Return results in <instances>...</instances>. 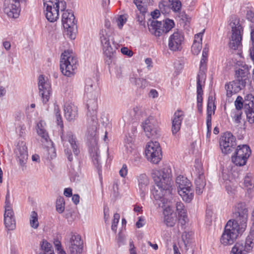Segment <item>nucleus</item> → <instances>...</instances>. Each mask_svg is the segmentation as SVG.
Masks as SVG:
<instances>
[{
    "instance_id": "f257e3e1",
    "label": "nucleus",
    "mask_w": 254,
    "mask_h": 254,
    "mask_svg": "<svg viewBox=\"0 0 254 254\" xmlns=\"http://www.w3.org/2000/svg\"><path fill=\"white\" fill-rule=\"evenodd\" d=\"M91 98H89L87 101L86 115L87 120L92 124V129L89 130L87 137V143L89 146V150L92 161L98 170L99 173L101 171V157L97 143V138L96 136V127L95 124L97 122L98 104L97 96H92Z\"/></svg>"
},
{
    "instance_id": "f03ea898",
    "label": "nucleus",
    "mask_w": 254,
    "mask_h": 254,
    "mask_svg": "<svg viewBox=\"0 0 254 254\" xmlns=\"http://www.w3.org/2000/svg\"><path fill=\"white\" fill-rule=\"evenodd\" d=\"M152 177L156 185L152 190V194L156 200H161L164 203L165 197L170 195L173 190L171 170L167 167L159 170H154Z\"/></svg>"
},
{
    "instance_id": "7ed1b4c3",
    "label": "nucleus",
    "mask_w": 254,
    "mask_h": 254,
    "mask_svg": "<svg viewBox=\"0 0 254 254\" xmlns=\"http://www.w3.org/2000/svg\"><path fill=\"white\" fill-rule=\"evenodd\" d=\"M250 74L249 67L246 64L235 70V79L225 86L227 97H231L233 94L245 88L249 81Z\"/></svg>"
},
{
    "instance_id": "20e7f679",
    "label": "nucleus",
    "mask_w": 254,
    "mask_h": 254,
    "mask_svg": "<svg viewBox=\"0 0 254 254\" xmlns=\"http://www.w3.org/2000/svg\"><path fill=\"white\" fill-rule=\"evenodd\" d=\"M244 232L241 231L239 228V225L234 223L232 220H229L225 225L220 238V242L225 246L231 245L235 242L239 235Z\"/></svg>"
},
{
    "instance_id": "39448f33",
    "label": "nucleus",
    "mask_w": 254,
    "mask_h": 254,
    "mask_svg": "<svg viewBox=\"0 0 254 254\" xmlns=\"http://www.w3.org/2000/svg\"><path fill=\"white\" fill-rule=\"evenodd\" d=\"M60 62V69L64 75L69 77L74 74L77 68V60L72 52L64 51L62 54Z\"/></svg>"
},
{
    "instance_id": "423d86ee",
    "label": "nucleus",
    "mask_w": 254,
    "mask_h": 254,
    "mask_svg": "<svg viewBox=\"0 0 254 254\" xmlns=\"http://www.w3.org/2000/svg\"><path fill=\"white\" fill-rule=\"evenodd\" d=\"M99 35L103 52L106 56L105 62L107 64L110 65L115 59L117 48L114 42H113L112 45H111L110 36L106 30L102 29Z\"/></svg>"
},
{
    "instance_id": "0eeeda50",
    "label": "nucleus",
    "mask_w": 254,
    "mask_h": 254,
    "mask_svg": "<svg viewBox=\"0 0 254 254\" xmlns=\"http://www.w3.org/2000/svg\"><path fill=\"white\" fill-rule=\"evenodd\" d=\"M75 17L71 10H64L62 15V23L66 29L65 34L71 40L75 39L77 31V27L75 22Z\"/></svg>"
},
{
    "instance_id": "6e6552de",
    "label": "nucleus",
    "mask_w": 254,
    "mask_h": 254,
    "mask_svg": "<svg viewBox=\"0 0 254 254\" xmlns=\"http://www.w3.org/2000/svg\"><path fill=\"white\" fill-rule=\"evenodd\" d=\"M233 219H231L234 223L239 225L241 231H245L247 227V222L248 217V210L244 203H238L234 208L233 212Z\"/></svg>"
},
{
    "instance_id": "1a4fd4ad",
    "label": "nucleus",
    "mask_w": 254,
    "mask_h": 254,
    "mask_svg": "<svg viewBox=\"0 0 254 254\" xmlns=\"http://www.w3.org/2000/svg\"><path fill=\"white\" fill-rule=\"evenodd\" d=\"M179 194L186 202H190L193 197V191L191 189L190 182L183 176H178L176 179Z\"/></svg>"
},
{
    "instance_id": "9d476101",
    "label": "nucleus",
    "mask_w": 254,
    "mask_h": 254,
    "mask_svg": "<svg viewBox=\"0 0 254 254\" xmlns=\"http://www.w3.org/2000/svg\"><path fill=\"white\" fill-rule=\"evenodd\" d=\"M230 25L232 28V35L229 43V47L234 50H239L242 47L241 42L242 27L237 20L231 22Z\"/></svg>"
},
{
    "instance_id": "9b49d317",
    "label": "nucleus",
    "mask_w": 254,
    "mask_h": 254,
    "mask_svg": "<svg viewBox=\"0 0 254 254\" xmlns=\"http://www.w3.org/2000/svg\"><path fill=\"white\" fill-rule=\"evenodd\" d=\"M145 155L148 160L154 164L160 162L162 152L161 147L158 142L151 141L147 144L145 149Z\"/></svg>"
},
{
    "instance_id": "f8f14e48",
    "label": "nucleus",
    "mask_w": 254,
    "mask_h": 254,
    "mask_svg": "<svg viewBox=\"0 0 254 254\" xmlns=\"http://www.w3.org/2000/svg\"><path fill=\"white\" fill-rule=\"evenodd\" d=\"M219 145L223 154H229L237 145L236 138L230 132H226L220 138Z\"/></svg>"
},
{
    "instance_id": "ddd939ff",
    "label": "nucleus",
    "mask_w": 254,
    "mask_h": 254,
    "mask_svg": "<svg viewBox=\"0 0 254 254\" xmlns=\"http://www.w3.org/2000/svg\"><path fill=\"white\" fill-rule=\"evenodd\" d=\"M38 87L42 102L46 104L49 100L52 89L50 82L43 75H40L38 77Z\"/></svg>"
},
{
    "instance_id": "4468645a",
    "label": "nucleus",
    "mask_w": 254,
    "mask_h": 254,
    "mask_svg": "<svg viewBox=\"0 0 254 254\" xmlns=\"http://www.w3.org/2000/svg\"><path fill=\"white\" fill-rule=\"evenodd\" d=\"M143 127L148 138H157L159 134L158 123L153 117H149L143 123Z\"/></svg>"
},
{
    "instance_id": "2eb2a0df",
    "label": "nucleus",
    "mask_w": 254,
    "mask_h": 254,
    "mask_svg": "<svg viewBox=\"0 0 254 254\" xmlns=\"http://www.w3.org/2000/svg\"><path fill=\"white\" fill-rule=\"evenodd\" d=\"M194 167L198 176L195 180L196 185V193L200 194L203 192V190L206 185L205 177L204 176V170L201 164L198 160H196L195 162Z\"/></svg>"
},
{
    "instance_id": "dca6fc26",
    "label": "nucleus",
    "mask_w": 254,
    "mask_h": 254,
    "mask_svg": "<svg viewBox=\"0 0 254 254\" xmlns=\"http://www.w3.org/2000/svg\"><path fill=\"white\" fill-rule=\"evenodd\" d=\"M20 2L15 0H5L4 12L11 18H17L20 13Z\"/></svg>"
},
{
    "instance_id": "f3484780",
    "label": "nucleus",
    "mask_w": 254,
    "mask_h": 254,
    "mask_svg": "<svg viewBox=\"0 0 254 254\" xmlns=\"http://www.w3.org/2000/svg\"><path fill=\"white\" fill-rule=\"evenodd\" d=\"M61 139L64 146L66 147L69 143L70 144L74 155L76 156L80 153L78 144L76 137L71 131H68L65 133H62Z\"/></svg>"
},
{
    "instance_id": "a211bd4d",
    "label": "nucleus",
    "mask_w": 254,
    "mask_h": 254,
    "mask_svg": "<svg viewBox=\"0 0 254 254\" xmlns=\"http://www.w3.org/2000/svg\"><path fill=\"white\" fill-rule=\"evenodd\" d=\"M16 160L19 165L24 167L27 162L28 154L26 143L23 141H19L15 149Z\"/></svg>"
},
{
    "instance_id": "6ab92c4d",
    "label": "nucleus",
    "mask_w": 254,
    "mask_h": 254,
    "mask_svg": "<svg viewBox=\"0 0 254 254\" xmlns=\"http://www.w3.org/2000/svg\"><path fill=\"white\" fill-rule=\"evenodd\" d=\"M70 254H80L83 249V242L79 235H72L67 242Z\"/></svg>"
},
{
    "instance_id": "aec40b11",
    "label": "nucleus",
    "mask_w": 254,
    "mask_h": 254,
    "mask_svg": "<svg viewBox=\"0 0 254 254\" xmlns=\"http://www.w3.org/2000/svg\"><path fill=\"white\" fill-rule=\"evenodd\" d=\"M184 36L180 31H177L171 35L169 39L168 47L172 51H181L182 44L184 41Z\"/></svg>"
},
{
    "instance_id": "412c9836",
    "label": "nucleus",
    "mask_w": 254,
    "mask_h": 254,
    "mask_svg": "<svg viewBox=\"0 0 254 254\" xmlns=\"http://www.w3.org/2000/svg\"><path fill=\"white\" fill-rule=\"evenodd\" d=\"M97 79L95 77H89L85 80V92L88 98L97 96Z\"/></svg>"
},
{
    "instance_id": "4be33fe9",
    "label": "nucleus",
    "mask_w": 254,
    "mask_h": 254,
    "mask_svg": "<svg viewBox=\"0 0 254 254\" xmlns=\"http://www.w3.org/2000/svg\"><path fill=\"white\" fill-rule=\"evenodd\" d=\"M184 117V114L182 111L178 110L175 112L172 126V131L173 134L177 133L180 130Z\"/></svg>"
},
{
    "instance_id": "5701e85b",
    "label": "nucleus",
    "mask_w": 254,
    "mask_h": 254,
    "mask_svg": "<svg viewBox=\"0 0 254 254\" xmlns=\"http://www.w3.org/2000/svg\"><path fill=\"white\" fill-rule=\"evenodd\" d=\"M46 7V17L47 20L54 22L57 20L59 16V9H61L60 5H57L56 6L47 5Z\"/></svg>"
},
{
    "instance_id": "b1692460",
    "label": "nucleus",
    "mask_w": 254,
    "mask_h": 254,
    "mask_svg": "<svg viewBox=\"0 0 254 254\" xmlns=\"http://www.w3.org/2000/svg\"><path fill=\"white\" fill-rule=\"evenodd\" d=\"M64 116L68 121H72L76 119L78 115V109L73 103H67L64 106Z\"/></svg>"
},
{
    "instance_id": "393cba45",
    "label": "nucleus",
    "mask_w": 254,
    "mask_h": 254,
    "mask_svg": "<svg viewBox=\"0 0 254 254\" xmlns=\"http://www.w3.org/2000/svg\"><path fill=\"white\" fill-rule=\"evenodd\" d=\"M138 186L140 191V196L144 197L145 193L147 190V186L149 184V179L145 174H140L138 176Z\"/></svg>"
},
{
    "instance_id": "a878e982",
    "label": "nucleus",
    "mask_w": 254,
    "mask_h": 254,
    "mask_svg": "<svg viewBox=\"0 0 254 254\" xmlns=\"http://www.w3.org/2000/svg\"><path fill=\"white\" fill-rule=\"evenodd\" d=\"M215 109L216 106L213 101L212 97L209 96L207 102L206 120L207 128H208V130L210 129L211 125V115L212 113L214 114Z\"/></svg>"
},
{
    "instance_id": "bb28decb",
    "label": "nucleus",
    "mask_w": 254,
    "mask_h": 254,
    "mask_svg": "<svg viewBox=\"0 0 254 254\" xmlns=\"http://www.w3.org/2000/svg\"><path fill=\"white\" fill-rule=\"evenodd\" d=\"M207 59L202 57L200 61L199 71L197 76V84H202L205 79V71L206 70V61Z\"/></svg>"
},
{
    "instance_id": "cd10ccee",
    "label": "nucleus",
    "mask_w": 254,
    "mask_h": 254,
    "mask_svg": "<svg viewBox=\"0 0 254 254\" xmlns=\"http://www.w3.org/2000/svg\"><path fill=\"white\" fill-rule=\"evenodd\" d=\"M10 192L9 190H7V193L5 196V211L4 217H14V212L12 210L11 205L10 202Z\"/></svg>"
},
{
    "instance_id": "c85d7f7f",
    "label": "nucleus",
    "mask_w": 254,
    "mask_h": 254,
    "mask_svg": "<svg viewBox=\"0 0 254 254\" xmlns=\"http://www.w3.org/2000/svg\"><path fill=\"white\" fill-rule=\"evenodd\" d=\"M251 154V150L247 145H240L237 146L235 151V155L238 156H245L249 157Z\"/></svg>"
},
{
    "instance_id": "c756f323",
    "label": "nucleus",
    "mask_w": 254,
    "mask_h": 254,
    "mask_svg": "<svg viewBox=\"0 0 254 254\" xmlns=\"http://www.w3.org/2000/svg\"><path fill=\"white\" fill-rule=\"evenodd\" d=\"M248 252L244 246V243H236L233 247L230 254H247Z\"/></svg>"
},
{
    "instance_id": "7c9ffc66",
    "label": "nucleus",
    "mask_w": 254,
    "mask_h": 254,
    "mask_svg": "<svg viewBox=\"0 0 254 254\" xmlns=\"http://www.w3.org/2000/svg\"><path fill=\"white\" fill-rule=\"evenodd\" d=\"M44 6L47 5H51L56 6L57 5L61 4V10L64 11L66 7V4L64 1H61L60 0H43Z\"/></svg>"
},
{
    "instance_id": "2f4dec72",
    "label": "nucleus",
    "mask_w": 254,
    "mask_h": 254,
    "mask_svg": "<svg viewBox=\"0 0 254 254\" xmlns=\"http://www.w3.org/2000/svg\"><path fill=\"white\" fill-rule=\"evenodd\" d=\"M131 83H134L135 85L140 88H145L148 86V82L145 79L136 78L134 75L130 77L129 79Z\"/></svg>"
},
{
    "instance_id": "473e14b6",
    "label": "nucleus",
    "mask_w": 254,
    "mask_h": 254,
    "mask_svg": "<svg viewBox=\"0 0 254 254\" xmlns=\"http://www.w3.org/2000/svg\"><path fill=\"white\" fill-rule=\"evenodd\" d=\"M203 90L202 84H197V109L199 113H202V103Z\"/></svg>"
},
{
    "instance_id": "72a5a7b5",
    "label": "nucleus",
    "mask_w": 254,
    "mask_h": 254,
    "mask_svg": "<svg viewBox=\"0 0 254 254\" xmlns=\"http://www.w3.org/2000/svg\"><path fill=\"white\" fill-rule=\"evenodd\" d=\"M249 157L245 156L234 155L232 156V161L237 166H243L246 165Z\"/></svg>"
},
{
    "instance_id": "f704fd0d",
    "label": "nucleus",
    "mask_w": 254,
    "mask_h": 254,
    "mask_svg": "<svg viewBox=\"0 0 254 254\" xmlns=\"http://www.w3.org/2000/svg\"><path fill=\"white\" fill-rule=\"evenodd\" d=\"M159 7L162 13H169L171 9L170 0H162L159 4Z\"/></svg>"
},
{
    "instance_id": "c9c22d12",
    "label": "nucleus",
    "mask_w": 254,
    "mask_h": 254,
    "mask_svg": "<svg viewBox=\"0 0 254 254\" xmlns=\"http://www.w3.org/2000/svg\"><path fill=\"white\" fill-rule=\"evenodd\" d=\"M43 124L44 123L42 121H40L37 124V131L38 134L41 136L42 138L46 141H47L49 136L46 130L44 128V126L43 125Z\"/></svg>"
},
{
    "instance_id": "e433bc0d",
    "label": "nucleus",
    "mask_w": 254,
    "mask_h": 254,
    "mask_svg": "<svg viewBox=\"0 0 254 254\" xmlns=\"http://www.w3.org/2000/svg\"><path fill=\"white\" fill-rule=\"evenodd\" d=\"M244 246L248 252L254 247V233H250L247 236Z\"/></svg>"
},
{
    "instance_id": "4c0bfd02",
    "label": "nucleus",
    "mask_w": 254,
    "mask_h": 254,
    "mask_svg": "<svg viewBox=\"0 0 254 254\" xmlns=\"http://www.w3.org/2000/svg\"><path fill=\"white\" fill-rule=\"evenodd\" d=\"M4 223L8 230H13L15 228L14 217H4Z\"/></svg>"
},
{
    "instance_id": "58836bf2",
    "label": "nucleus",
    "mask_w": 254,
    "mask_h": 254,
    "mask_svg": "<svg viewBox=\"0 0 254 254\" xmlns=\"http://www.w3.org/2000/svg\"><path fill=\"white\" fill-rule=\"evenodd\" d=\"M52 246L46 240H43L41 244V248L44 252L39 254H54V251L51 250Z\"/></svg>"
},
{
    "instance_id": "ea45409f",
    "label": "nucleus",
    "mask_w": 254,
    "mask_h": 254,
    "mask_svg": "<svg viewBox=\"0 0 254 254\" xmlns=\"http://www.w3.org/2000/svg\"><path fill=\"white\" fill-rule=\"evenodd\" d=\"M149 30L151 32L156 29H159L162 28V23L155 19L150 20L148 23Z\"/></svg>"
},
{
    "instance_id": "a19ab883",
    "label": "nucleus",
    "mask_w": 254,
    "mask_h": 254,
    "mask_svg": "<svg viewBox=\"0 0 254 254\" xmlns=\"http://www.w3.org/2000/svg\"><path fill=\"white\" fill-rule=\"evenodd\" d=\"M30 224L31 227L37 229L39 226L37 213L35 211L31 212L30 218Z\"/></svg>"
},
{
    "instance_id": "79ce46f5",
    "label": "nucleus",
    "mask_w": 254,
    "mask_h": 254,
    "mask_svg": "<svg viewBox=\"0 0 254 254\" xmlns=\"http://www.w3.org/2000/svg\"><path fill=\"white\" fill-rule=\"evenodd\" d=\"M176 218L173 216L172 214L165 215L164 218V222L168 227H173L175 225Z\"/></svg>"
},
{
    "instance_id": "37998d69",
    "label": "nucleus",
    "mask_w": 254,
    "mask_h": 254,
    "mask_svg": "<svg viewBox=\"0 0 254 254\" xmlns=\"http://www.w3.org/2000/svg\"><path fill=\"white\" fill-rule=\"evenodd\" d=\"M163 31H165V33L168 32L174 26V22L173 20L167 19L162 23Z\"/></svg>"
},
{
    "instance_id": "c03bdc74",
    "label": "nucleus",
    "mask_w": 254,
    "mask_h": 254,
    "mask_svg": "<svg viewBox=\"0 0 254 254\" xmlns=\"http://www.w3.org/2000/svg\"><path fill=\"white\" fill-rule=\"evenodd\" d=\"M246 109V113L248 122L250 124L254 123V107H250V108L248 107H245Z\"/></svg>"
},
{
    "instance_id": "a18cd8bd",
    "label": "nucleus",
    "mask_w": 254,
    "mask_h": 254,
    "mask_svg": "<svg viewBox=\"0 0 254 254\" xmlns=\"http://www.w3.org/2000/svg\"><path fill=\"white\" fill-rule=\"evenodd\" d=\"M56 208L60 213L64 212V200L63 197H60L57 199Z\"/></svg>"
},
{
    "instance_id": "49530a36",
    "label": "nucleus",
    "mask_w": 254,
    "mask_h": 254,
    "mask_svg": "<svg viewBox=\"0 0 254 254\" xmlns=\"http://www.w3.org/2000/svg\"><path fill=\"white\" fill-rule=\"evenodd\" d=\"M171 8L175 12H179L181 8L182 3L179 0H170Z\"/></svg>"
},
{
    "instance_id": "de8ad7c7",
    "label": "nucleus",
    "mask_w": 254,
    "mask_h": 254,
    "mask_svg": "<svg viewBox=\"0 0 254 254\" xmlns=\"http://www.w3.org/2000/svg\"><path fill=\"white\" fill-rule=\"evenodd\" d=\"M245 107H248L249 108L251 107H254V97L251 94H248L245 98Z\"/></svg>"
},
{
    "instance_id": "09e8293b",
    "label": "nucleus",
    "mask_w": 254,
    "mask_h": 254,
    "mask_svg": "<svg viewBox=\"0 0 254 254\" xmlns=\"http://www.w3.org/2000/svg\"><path fill=\"white\" fill-rule=\"evenodd\" d=\"M176 207L179 216H184L185 214H186V210L185 209V206L182 202H177Z\"/></svg>"
},
{
    "instance_id": "8fccbe9b",
    "label": "nucleus",
    "mask_w": 254,
    "mask_h": 254,
    "mask_svg": "<svg viewBox=\"0 0 254 254\" xmlns=\"http://www.w3.org/2000/svg\"><path fill=\"white\" fill-rule=\"evenodd\" d=\"M132 138L131 137H126L125 139V146L127 151L131 152L133 149Z\"/></svg>"
},
{
    "instance_id": "3c124183",
    "label": "nucleus",
    "mask_w": 254,
    "mask_h": 254,
    "mask_svg": "<svg viewBox=\"0 0 254 254\" xmlns=\"http://www.w3.org/2000/svg\"><path fill=\"white\" fill-rule=\"evenodd\" d=\"M252 179V176L249 175H247L244 178V185L246 187L248 188V190L254 187Z\"/></svg>"
},
{
    "instance_id": "603ef678",
    "label": "nucleus",
    "mask_w": 254,
    "mask_h": 254,
    "mask_svg": "<svg viewBox=\"0 0 254 254\" xmlns=\"http://www.w3.org/2000/svg\"><path fill=\"white\" fill-rule=\"evenodd\" d=\"M201 49V45L194 40L191 47V51L194 55H197Z\"/></svg>"
},
{
    "instance_id": "864d4df0",
    "label": "nucleus",
    "mask_w": 254,
    "mask_h": 254,
    "mask_svg": "<svg viewBox=\"0 0 254 254\" xmlns=\"http://www.w3.org/2000/svg\"><path fill=\"white\" fill-rule=\"evenodd\" d=\"M55 112L58 125L60 126L61 127H63L64 125L62 118L60 113V110L58 106L55 107Z\"/></svg>"
},
{
    "instance_id": "5fc2aeb1",
    "label": "nucleus",
    "mask_w": 254,
    "mask_h": 254,
    "mask_svg": "<svg viewBox=\"0 0 254 254\" xmlns=\"http://www.w3.org/2000/svg\"><path fill=\"white\" fill-rule=\"evenodd\" d=\"M120 214L118 213H115L114 215V219L112 222L111 229L112 231H113L114 232H116L117 231V225L119 223V221L120 219Z\"/></svg>"
},
{
    "instance_id": "6e6d98bb",
    "label": "nucleus",
    "mask_w": 254,
    "mask_h": 254,
    "mask_svg": "<svg viewBox=\"0 0 254 254\" xmlns=\"http://www.w3.org/2000/svg\"><path fill=\"white\" fill-rule=\"evenodd\" d=\"M243 98L240 96H238L235 102V105L236 107V109L238 110H241L242 109L243 106Z\"/></svg>"
},
{
    "instance_id": "4d7b16f0",
    "label": "nucleus",
    "mask_w": 254,
    "mask_h": 254,
    "mask_svg": "<svg viewBox=\"0 0 254 254\" xmlns=\"http://www.w3.org/2000/svg\"><path fill=\"white\" fill-rule=\"evenodd\" d=\"M127 19L123 15H120L117 20V24L120 29H122L124 24L126 22Z\"/></svg>"
},
{
    "instance_id": "13d9d810",
    "label": "nucleus",
    "mask_w": 254,
    "mask_h": 254,
    "mask_svg": "<svg viewBox=\"0 0 254 254\" xmlns=\"http://www.w3.org/2000/svg\"><path fill=\"white\" fill-rule=\"evenodd\" d=\"M121 53L124 55L131 57L133 55V52L127 47H123L121 49Z\"/></svg>"
},
{
    "instance_id": "bf43d9fd",
    "label": "nucleus",
    "mask_w": 254,
    "mask_h": 254,
    "mask_svg": "<svg viewBox=\"0 0 254 254\" xmlns=\"http://www.w3.org/2000/svg\"><path fill=\"white\" fill-rule=\"evenodd\" d=\"M191 235V232H184L183 233L182 235V238L185 243L186 242L189 243Z\"/></svg>"
},
{
    "instance_id": "052dcab7",
    "label": "nucleus",
    "mask_w": 254,
    "mask_h": 254,
    "mask_svg": "<svg viewBox=\"0 0 254 254\" xmlns=\"http://www.w3.org/2000/svg\"><path fill=\"white\" fill-rule=\"evenodd\" d=\"M179 224L181 225L182 229L184 228V226L186 224L188 221V218L186 214H185L184 216H179Z\"/></svg>"
},
{
    "instance_id": "680f3d73",
    "label": "nucleus",
    "mask_w": 254,
    "mask_h": 254,
    "mask_svg": "<svg viewBox=\"0 0 254 254\" xmlns=\"http://www.w3.org/2000/svg\"><path fill=\"white\" fill-rule=\"evenodd\" d=\"M248 20L252 23H254V12L251 10H248L246 15Z\"/></svg>"
},
{
    "instance_id": "e2e57ef3",
    "label": "nucleus",
    "mask_w": 254,
    "mask_h": 254,
    "mask_svg": "<svg viewBox=\"0 0 254 254\" xmlns=\"http://www.w3.org/2000/svg\"><path fill=\"white\" fill-rule=\"evenodd\" d=\"M120 175L121 177L124 178L127 175V166L126 164H124L122 166V168L120 169L119 171Z\"/></svg>"
},
{
    "instance_id": "0e129e2a",
    "label": "nucleus",
    "mask_w": 254,
    "mask_h": 254,
    "mask_svg": "<svg viewBox=\"0 0 254 254\" xmlns=\"http://www.w3.org/2000/svg\"><path fill=\"white\" fill-rule=\"evenodd\" d=\"M138 10L140 11V14H145L147 12L146 4L144 3L140 4L138 6H136Z\"/></svg>"
},
{
    "instance_id": "69168bd1",
    "label": "nucleus",
    "mask_w": 254,
    "mask_h": 254,
    "mask_svg": "<svg viewBox=\"0 0 254 254\" xmlns=\"http://www.w3.org/2000/svg\"><path fill=\"white\" fill-rule=\"evenodd\" d=\"M64 152L68 161L70 162L72 161L73 160V156L70 149L68 148H67L66 149H65Z\"/></svg>"
},
{
    "instance_id": "338daca9",
    "label": "nucleus",
    "mask_w": 254,
    "mask_h": 254,
    "mask_svg": "<svg viewBox=\"0 0 254 254\" xmlns=\"http://www.w3.org/2000/svg\"><path fill=\"white\" fill-rule=\"evenodd\" d=\"M144 17L145 14H140V15H137L136 18L140 25H143L144 24Z\"/></svg>"
},
{
    "instance_id": "774afa93",
    "label": "nucleus",
    "mask_w": 254,
    "mask_h": 254,
    "mask_svg": "<svg viewBox=\"0 0 254 254\" xmlns=\"http://www.w3.org/2000/svg\"><path fill=\"white\" fill-rule=\"evenodd\" d=\"M148 95L152 98H155L158 96V93L155 89H152L150 91Z\"/></svg>"
}]
</instances>
